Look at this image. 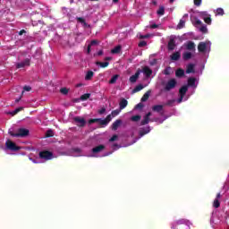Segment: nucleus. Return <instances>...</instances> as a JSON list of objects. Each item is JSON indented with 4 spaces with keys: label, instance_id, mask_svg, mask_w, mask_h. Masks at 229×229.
Masks as SVG:
<instances>
[{
    "label": "nucleus",
    "instance_id": "nucleus-1",
    "mask_svg": "<svg viewBox=\"0 0 229 229\" xmlns=\"http://www.w3.org/2000/svg\"><path fill=\"white\" fill-rule=\"evenodd\" d=\"M11 137H16L17 139H24L30 135V130L26 128H19L16 132H13L12 129L8 131Z\"/></svg>",
    "mask_w": 229,
    "mask_h": 229
},
{
    "label": "nucleus",
    "instance_id": "nucleus-2",
    "mask_svg": "<svg viewBox=\"0 0 229 229\" xmlns=\"http://www.w3.org/2000/svg\"><path fill=\"white\" fill-rule=\"evenodd\" d=\"M176 79H170L164 87L165 92H170L173 89H176Z\"/></svg>",
    "mask_w": 229,
    "mask_h": 229
},
{
    "label": "nucleus",
    "instance_id": "nucleus-3",
    "mask_svg": "<svg viewBox=\"0 0 229 229\" xmlns=\"http://www.w3.org/2000/svg\"><path fill=\"white\" fill-rule=\"evenodd\" d=\"M5 148H6V149H9L10 151H19L21 149V147L17 146V144H15V142L12 141V140H6Z\"/></svg>",
    "mask_w": 229,
    "mask_h": 229
},
{
    "label": "nucleus",
    "instance_id": "nucleus-4",
    "mask_svg": "<svg viewBox=\"0 0 229 229\" xmlns=\"http://www.w3.org/2000/svg\"><path fill=\"white\" fill-rule=\"evenodd\" d=\"M38 156H39V158H41V160H52L53 152L49 150H43L39 152Z\"/></svg>",
    "mask_w": 229,
    "mask_h": 229
},
{
    "label": "nucleus",
    "instance_id": "nucleus-5",
    "mask_svg": "<svg viewBox=\"0 0 229 229\" xmlns=\"http://www.w3.org/2000/svg\"><path fill=\"white\" fill-rule=\"evenodd\" d=\"M73 121H74L76 126H79V128H83V127H85V124H87V121H85V118L81 117V116H75L73 118Z\"/></svg>",
    "mask_w": 229,
    "mask_h": 229
},
{
    "label": "nucleus",
    "instance_id": "nucleus-6",
    "mask_svg": "<svg viewBox=\"0 0 229 229\" xmlns=\"http://www.w3.org/2000/svg\"><path fill=\"white\" fill-rule=\"evenodd\" d=\"M30 59H25L23 62H21V63H17L16 64V68L17 69H22L24 67H30Z\"/></svg>",
    "mask_w": 229,
    "mask_h": 229
},
{
    "label": "nucleus",
    "instance_id": "nucleus-7",
    "mask_svg": "<svg viewBox=\"0 0 229 229\" xmlns=\"http://www.w3.org/2000/svg\"><path fill=\"white\" fill-rule=\"evenodd\" d=\"M139 76H140V70H138L134 75L131 76L129 81H131V83H136L137 80H139Z\"/></svg>",
    "mask_w": 229,
    "mask_h": 229
},
{
    "label": "nucleus",
    "instance_id": "nucleus-8",
    "mask_svg": "<svg viewBox=\"0 0 229 229\" xmlns=\"http://www.w3.org/2000/svg\"><path fill=\"white\" fill-rule=\"evenodd\" d=\"M186 49L188 51H196V44L194 41H188L186 44Z\"/></svg>",
    "mask_w": 229,
    "mask_h": 229
},
{
    "label": "nucleus",
    "instance_id": "nucleus-9",
    "mask_svg": "<svg viewBox=\"0 0 229 229\" xmlns=\"http://www.w3.org/2000/svg\"><path fill=\"white\" fill-rule=\"evenodd\" d=\"M198 51L199 53H205V51H207V43L199 42L198 45Z\"/></svg>",
    "mask_w": 229,
    "mask_h": 229
},
{
    "label": "nucleus",
    "instance_id": "nucleus-10",
    "mask_svg": "<svg viewBox=\"0 0 229 229\" xmlns=\"http://www.w3.org/2000/svg\"><path fill=\"white\" fill-rule=\"evenodd\" d=\"M143 73L145 74L146 78H150L153 74V70H151V68H149L148 66H145L143 68Z\"/></svg>",
    "mask_w": 229,
    "mask_h": 229
},
{
    "label": "nucleus",
    "instance_id": "nucleus-11",
    "mask_svg": "<svg viewBox=\"0 0 229 229\" xmlns=\"http://www.w3.org/2000/svg\"><path fill=\"white\" fill-rule=\"evenodd\" d=\"M167 47L169 51H174V47H176V41H174V38H170Z\"/></svg>",
    "mask_w": 229,
    "mask_h": 229
},
{
    "label": "nucleus",
    "instance_id": "nucleus-12",
    "mask_svg": "<svg viewBox=\"0 0 229 229\" xmlns=\"http://www.w3.org/2000/svg\"><path fill=\"white\" fill-rule=\"evenodd\" d=\"M110 121H112V114H108L104 120L100 119V125L106 126Z\"/></svg>",
    "mask_w": 229,
    "mask_h": 229
},
{
    "label": "nucleus",
    "instance_id": "nucleus-13",
    "mask_svg": "<svg viewBox=\"0 0 229 229\" xmlns=\"http://www.w3.org/2000/svg\"><path fill=\"white\" fill-rule=\"evenodd\" d=\"M149 117H151V112H148L144 117L143 120L141 121L140 124L141 126H145V124L149 123Z\"/></svg>",
    "mask_w": 229,
    "mask_h": 229
},
{
    "label": "nucleus",
    "instance_id": "nucleus-14",
    "mask_svg": "<svg viewBox=\"0 0 229 229\" xmlns=\"http://www.w3.org/2000/svg\"><path fill=\"white\" fill-rule=\"evenodd\" d=\"M182 58V54L180 52H175L171 55L170 59L173 60L174 62H178Z\"/></svg>",
    "mask_w": 229,
    "mask_h": 229
},
{
    "label": "nucleus",
    "instance_id": "nucleus-15",
    "mask_svg": "<svg viewBox=\"0 0 229 229\" xmlns=\"http://www.w3.org/2000/svg\"><path fill=\"white\" fill-rule=\"evenodd\" d=\"M121 124H123V120L118 119L116 121H114L112 124V130H114V131H115L119 126H121Z\"/></svg>",
    "mask_w": 229,
    "mask_h": 229
},
{
    "label": "nucleus",
    "instance_id": "nucleus-16",
    "mask_svg": "<svg viewBox=\"0 0 229 229\" xmlns=\"http://www.w3.org/2000/svg\"><path fill=\"white\" fill-rule=\"evenodd\" d=\"M151 131V129L149 127H145L140 130L139 135L140 137H144V135H148Z\"/></svg>",
    "mask_w": 229,
    "mask_h": 229
},
{
    "label": "nucleus",
    "instance_id": "nucleus-17",
    "mask_svg": "<svg viewBox=\"0 0 229 229\" xmlns=\"http://www.w3.org/2000/svg\"><path fill=\"white\" fill-rule=\"evenodd\" d=\"M105 148V145H98L93 148L91 151L92 153H101V151H104Z\"/></svg>",
    "mask_w": 229,
    "mask_h": 229
},
{
    "label": "nucleus",
    "instance_id": "nucleus-18",
    "mask_svg": "<svg viewBox=\"0 0 229 229\" xmlns=\"http://www.w3.org/2000/svg\"><path fill=\"white\" fill-rule=\"evenodd\" d=\"M187 90H189V87L188 86H182L180 89H179V95L182 96V98L185 97V94H187Z\"/></svg>",
    "mask_w": 229,
    "mask_h": 229
},
{
    "label": "nucleus",
    "instance_id": "nucleus-19",
    "mask_svg": "<svg viewBox=\"0 0 229 229\" xmlns=\"http://www.w3.org/2000/svg\"><path fill=\"white\" fill-rule=\"evenodd\" d=\"M120 110H124L126 106H128V100L125 98H122L120 103H119Z\"/></svg>",
    "mask_w": 229,
    "mask_h": 229
},
{
    "label": "nucleus",
    "instance_id": "nucleus-20",
    "mask_svg": "<svg viewBox=\"0 0 229 229\" xmlns=\"http://www.w3.org/2000/svg\"><path fill=\"white\" fill-rule=\"evenodd\" d=\"M175 76L176 78H183V76H185V71L182 68L177 69L175 71Z\"/></svg>",
    "mask_w": 229,
    "mask_h": 229
},
{
    "label": "nucleus",
    "instance_id": "nucleus-21",
    "mask_svg": "<svg viewBox=\"0 0 229 229\" xmlns=\"http://www.w3.org/2000/svg\"><path fill=\"white\" fill-rule=\"evenodd\" d=\"M22 110H24V107L20 106L18 108H16L14 111L13 112H7V115H17V114H19V112H22Z\"/></svg>",
    "mask_w": 229,
    "mask_h": 229
},
{
    "label": "nucleus",
    "instance_id": "nucleus-22",
    "mask_svg": "<svg viewBox=\"0 0 229 229\" xmlns=\"http://www.w3.org/2000/svg\"><path fill=\"white\" fill-rule=\"evenodd\" d=\"M193 72H195L194 64H188L187 69H186V74H191V73H193Z\"/></svg>",
    "mask_w": 229,
    "mask_h": 229
},
{
    "label": "nucleus",
    "instance_id": "nucleus-23",
    "mask_svg": "<svg viewBox=\"0 0 229 229\" xmlns=\"http://www.w3.org/2000/svg\"><path fill=\"white\" fill-rule=\"evenodd\" d=\"M188 87H196V78L190 77L188 79Z\"/></svg>",
    "mask_w": 229,
    "mask_h": 229
},
{
    "label": "nucleus",
    "instance_id": "nucleus-24",
    "mask_svg": "<svg viewBox=\"0 0 229 229\" xmlns=\"http://www.w3.org/2000/svg\"><path fill=\"white\" fill-rule=\"evenodd\" d=\"M153 112L160 113L162 110H164V106L162 105H156L152 107Z\"/></svg>",
    "mask_w": 229,
    "mask_h": 229
},
{
    "label": "nucleus",
    "instance_id": "nucleus-25",
    "mask_svg": "<svg viewBox=\"0 0 229 229\" xmlns=\"http://www.w3.org/2000/svg\"><path fill=\"white\" fill-rule=\"evenodd\" d=\"M151 94V90H148L143 97L141 98V102L145 103V101H147L148 99H149V96Z\"/></svg>",
    "mask_w": 229,
    "mask_h": 229
},
{
    "label": "nucleus",
    "instance_id": "nucleus-26",
    "mask_svg": "<svg viewBox=\"0 0 229 229\" xmlns=\"http://www.w3.org/2000/svg\"><path fill=\"white\" fill-rule=\"evenodd\" d=\"M96 65H99L102 69H105V68H106L108 65H110V63H108V62H104V63H102V62L97 61V62H96Z\"/></svg>",
    "mask_w": 229,
    "mask_h": 229
},
{
    "label": "nucleus",
    "instance_id": "nucleus-27",
    "mask_svg": "<svg viewBox=\"0 0 229 229\" xmlns=\"http://www.w3.org/2000/svg\"><path fill=\"white\" fill-rule=\"evenodd\" d=\"M191 58H192V53H191V52H184L182 54V59L183 60H191Z\"/></svg>",
    "mask_w": 229,
    "mask_h": 229
},
{
    "label": "nucleus",
    "instance_id": "nucleus-28",
    "mask_svg": "<svg viewBox=\"0 0 229 229\" xmlns=\"http://www.w3.org/2000/svg\"><path fill=\"white\" fill-rule=\"evenodd\" d=\"M92 78H94V72L92 71H89L87 73H86V76H85V80L87 81L92 80Z\"/></svg>",
    "mask_w": 229,
    "mask_h": 229
},
{
    "label": "nucleus",
    "instance_id": "nucleus-29",
    "mask_svg": "<svg viewBox=\"0 0 229 229\" xmlns=\"http://www.w3.org/2000/svg\"><path fill=\"white\" fill-rule=\"evenodd\" d=\"M185 224V220L184 219H180L175 221L174 224H172V228H176V226H178L179 225H183Z\"/></svg>",
    "mask_w": 229,
    "mask_h": 229
},
{
    "label": "nucleus",
    "instance_id": "nucleus-30",
    "mask_svg": "<svg viewBox=\"0 0 229 229\" xmlns=\"http://www.w3.org/2000/svg\"><path fill=\"white\" fill-rule=\"evenodd\" d=\"M112 55H119L121 53V46H116L111 50Z\"/></svg>",
    "mask_w": 229,
    "mask_h": 229
},
{
    "label": "nucleus",
    "instance_id": "nucleus-31",
    "mask_svg": "<svg viewBox=\"0 0 229 229\" xmlns=\"http://www.w3.org/2000/svg\"><path fill=\"white\" fill-rule=\"evenodd\" d=\"M171 72H173V68H171V66H167L164 70L163 74H165V76H170Z\"/></svg>",
    "mask_w": 229,
    "mask_h": 229
},
{
    "label": "nucleus",
    "instance_id": "nucleus-32",
    "mask_svg": "<svg viewBox=\"0 0 229 229\" xmlns=\"http://www.w3.org/2000/svg\"><path fill=\"white\" fill-rule=\"evenodd\" d=\"M142 89H144V86L142 84L137 85L133 89L132 92L133 94L137 93V92H140V90H142Z\"/></svg>",
    "mask_w": 229,
    "mask_h": 229
},
{
    "label": "nucleus",
    "instance_id": "nucleus-33",
    "mask_svg": "<svg viewBox=\"0 0 229 229\" xmlns=\"http://www.w3.org/2000/svg\"><path fill=\"white\" fill-rule=\"evenodd\" d=\"M117 80H119V75L118 74L114 75L109 81L110 85H114V83H116Z\"/></svg>",
    "mask_w": 229,
    "mask_h": 229
},
{
    "label": "nucleus",
    "instance_id": "nucleus-34",
    "mask_svg": "<svg viewBox=\"0 0 229 229\" xmlns=\"http://www.w3.org/2000/svg\"><path fill=\"white\" fill-rule=\"evenodd\" d=\"M157 15H164L165 13V7L163 5L159 6V9L157 11Z\"/></svg>",
    "mask_w": 229,
    "mask_h": 229
},
{
    "label": "nucleus",
    "instance_id": "nucleus-35",
    "mask_svg": "<svg viewBox=\"0 0 229 229\" xmlns=\"http://www.w3.org/2000/svg\"><path fill=\"white\" fill-rule=\"evenodd\" d=\"M94 123H99V124H101V118H93L89 120V124H94Z\"/></svg>",
    "mask_w": 229,
    "mask_h": 229
},
{
    "label": "nucleus",
    "instance_id": "nucleus-36",
    "mask_svg": "<svg viewBox=\"0 0 229 229\" xmlns=\"http://www.w3.org/2000/svg\"><path fill=\"white\" fill-rule=\"evenodd\" d=\"M178 30H182L185 28V21L180 20L178 25H177Z\"/></svg>",
    "mask_w": 229,
    "mask_h": 229
},
{
    "label": "nucleus",
    "instance_id": "nucleus-37",
    "mask_svg": "<svg viewBox=\"0 0 229 229\" xmlns=\"http://www.w3.org/2000/svg\"><path fill=\"white\" fill-rule=\"evenodd\" d=\"M63 96H67L69 94V89L67 88H61L59 90Z\"/></svg>",
    "mask_w": 229,
    "mask_h": 229
},
{
    "label": "nucleus",
    "instance_id": "nucleus-38",
    "mask_svg": "<svg viewBox=\"0 0 229 229\" xmlns=\"http://www.w3.org/2000/svg\"><path fill=\"white\" fill-rule=\"evenodd\" d=\"M213 207L215 208H219V207H221V202H219V199H215L214 202H213Z\"/></svg>",
    "mask_w": 229,
    "mask_h": 229
},
{
    "label": "nucleus",
    "instance_id": "nucleus-39",
    "mask_svg": "<svg viewBox=\"0 0 229 229\" xmlns=\"http://www.w3.org/2000/svg\"><path fill=\"white\" fill-rule=\"evenodd\" d=\"M119 114H121V109H115L114 111L111 112V115L112 117H117V115H119Z\"/></svg>",
    "mask_w": 229,
    "mask_h": 229
},
{
    "label": "nucleus",
    "instance_id": "nucleus-40",
    "mask_svg": "<svg viewBox=\"0 0 229 229\" xmlns=\"http://www.w3.org/2000/svg\"><path fill=\"white\" fill-rule=\"evenodd\" d=\"M89 98H90V93H86V94H83L82 96H81V101H87V99H89Z\"/></svg>",
    "mask_w": 229,
    "mask_h": 229
},
{
    "label": "nucleus",
    "instance_id": "nucleus-41",
    "mask_svg": "<svg viewBox=\"0 0 229 229\" xmlns=\"http://www.w3.org/2000/svg\"><path fill=\"white\" fill-rule=\"evenodd\" d=\"M131 121H133V123H137V122L140 121V115H139V114L133 115L132 117H131Z\"/></svg>",
    "mask_w": 229,
    "mask_h": 229
},
{
    "label": "nucleus",
    "instance_id": "nucleus-42",
    "mask_svg": "<svg viewBox=\"0 0 229 229\" xmlns=\"http://www.w3.org/2000/svg\"><path fill=\"white\" fill-rule=\"evenodd\" d=\"M203 20L206 24H212V18H210V15H208V17H204Z\"/></svg>",
    "mask_w": 229,
    "mask_h": 229
},
{
    "label": "nucleus",
    "instance_id": "nucleus-43",
    "mask_svg": "<svg viewBox=\"0 0 229 229\" xmlns=\"http://www.w3.org/2000/svg\"><path fill=\"white\" fill-rule=\"evenodd\" d=\"M216 15H225V10H223V8H217Z\"/></svg>",
    "mask_w": 229,
    "mask_h": 229
},
{
    "label": "nucleus",
    "instance_id": "nucleus-44",
    "mask_svg": "<svg viewBox=\"0 0 229 229\" xmlns=\"http://www.w3.org/2000/svg\"><path fill=\"white\" fill-rule=\"evenodd\" d=\"M53 135H55V133L53 132V131H52V130H48V131H47V132H46V134H45V137L49 138V137H53Z\"/></svg>",
    "mask_w": 229,
    "mask_h": 229
},
{
    "label": "nucleus",
    "instance_id": "nucleus-45",
    "mask_svg": "<svg viewBox=\"0 0 229 229\" xmlns=\"http://www.w3.org/2000/svg\"><path fill=\"white\" fill-rule=\"evenodd\" d=\"M117 139H119V136H117L116 134L113 135L110 139H109V142H115V140H117Z\"/></svg>",
    "mask_w": 229,
    "mask_h": 229
},
{
    "label": "nucleus",
    "instance_id": "nucleus-46",
    "mask_svg": "<svg viewBox=\"0 0 229 229\" xmlns=\"http://www.w3.org/2000/svg\"><path fill=\"white\" fill-rule=\"evenodd\" d=\"M138 46H139V47H144L148 46V42L142 40V41H140V42L139 43Z\"/></svg>",
    "mask_w": 229,
    "mask_h": 229
},
{
    "label": "nucleus",
    "instance_id": "nucleus-47",
    "mask_svg": "<svg viewBox=\"0 0 229 229\" xmlns=\"http://www.w3.org/2000/svg\"><path fill=\"white\" fill-rule=\"evenodd\" d=\"M202 0H193L195 6H201Z\"/></svg>",
    "mask_w": 229,
    "mask_h": 229
},
{
    "label": "nucleus",
    "instance_id": "nucleus-48",
    "mask_svg": "<svg viewBox=\"0 0 229 229\" xmlns=\"http://www.w3.org/2000/svg\"><path fill=\"white\" fill-rule=\"evenodd\" d=\"M199 30H200L201 33H207V31H208L207 26H202V27H200Z\"/></svg>",
    "mask_w": 229,
    "mask_h": 229
},
{
    "label": "nucleus",
    "instance_id": "nucleus-49",
    "mask_svg": "<svg viewBox=\"0 0 229 229\" xmlns=\"http://www.w3.org/2000/svg\"><path fill=\"white\" fill-rule=\"evenodd\" d=\"M76 19L81 24H84L85 20L82 17H77Z\"/></svg>",
    "mask_w": 229,
    "mask_h": 229
},
{
    "label": "nucleus",
    "instance_id": "nucleus-50",
    "mask_svg": "<svg viewBox=\"0 0 229 229\" xmlns=\"http://www.w3.org/2000/svg\"><path fill=\"white\" fill-rule=\"evenodd\" d=\"M105 112H106V108L102 107L100 110H98V114H100V115H103V114H105Z\"/></svg>",
    "mask_w": 229,
    "mask_h": 229
},
{
    "label": "nucleus",
    "instance_id": "nucleus-51",
    "mask_svg": "<svg viewBox=\"0 0 229 229\" xmlns=\"http://www.w3.org/2000/svg\"><path fill=\"white\" fill-rule=\"evenodd\" d=\"M150 35L147 34V35H140V39H144V38H149Z\"/></svg>",
    "mask_w": 229,
    "mask_h": 229
},
{
    "label": "nucleus",
    "instance_id": "nucleus-52",
    "mask_svg": "<svg viewBox=\"0 0 229 229\" xmlns=\"http://www.w3.org/2000/svg\"><path fill=\"white\" fill-rule=\"evenodd\" d=\"M23 90H25L26 92H30L31 90V87L30 86H24L23 87Z\"/></svg>",
    "mask_w": 229,
    "mask_h": 229
},
{
    "label": "nucleus",
    "instance_id": "nucleus-53",
    "mask_svg": "<svg viewBox=\"0 0 229 229\" xmlns=\"http://www.w3.org/2000/svg\"><path fill=\"white\" fill-rule=\"evenodd\" d=\"M135 108H140V109L144 108V104L139 103L138 105H136Z\"/></svg>",
    "mask_w": 229,
    "mask_h": 229
},
{
    "label": "nucleus",
    "instance_id": "nucleus-54",
    "mask_svg": "<svg viewBox=\"0 0 229 229\" xmlns=\"http://www.w3.org/2000/svg\"><path fill=\"white\" fill-rule=\"evenodd\" d=\"M96 44H98V40L93 39V40H91L89 46H96Z\"/></svg>",
    "mask_w": 229,
    "mask_h": 229
},
{
    "label": "nucleus",
    "instance_id": "nucleus-55",
    "mask_svg": "<svg viewBox=\"0 0 229 229\" xmlns=\"http://www.w3.org/2000/svg\"><path fill=\"white\" fill-rule=\"evenodd\" d=\"M151 30H157V28H158V25H157L156 23L150 25Z\"/></svg>",
    "mask_w": 229,
    "mask_h": 229
},
{
    "label": "nucleus",
    "instance_id": "nucleus-56",
    "mask_svg": "<svg viewBox=\"0 0 229 229\" xmlns=\"http://www.w3.org/2000/svg\"><path fill=\"white\" fill-rule=\"evenodd\" d=\"M103 50H99L98 53H97V55H98V56H103Z\"/></svg>",
    "mask_w": 229,
    "mask_h": 229
},
{
    "label": "nucleus",
    "instance_id": "nucleus-57",
    "mask_svg": "<svg viewBox=\"0 0 229 229\" xmlns=\"http://www.w3.org/2000/svg\"><path fill=\"white\" fill-rule=\"evenodd\" d=\"M91 47H92V46H90V45L88 46V49H87L88 55H90V48Z\"/></svg>",
    "mask_w": 229,
    "mask_h": 229
},
{
    "label": "nucleus",
    "instance_id": "nucleus-58",
    "mask_svg": "<svg viewBox=\"0 0 229 229\" xmlns=\"http://www.w3.org/2000/svg\"><path fill=\"white\" fill-rule=\"evenodd\" d=\"M84 26V28H90V25H89V23H87V21L84 22V24H82Z\"/></svg>",
    "mask_w": 229,
    "mask_h": 229
},
{
    "label": "nucleus",
    "instance_id": "nucleus-59",
    "mask_svg": "<svg viewBox=\"0 0 229 229\" xmlns=\"http://www.w3.org/2000/svg\"><path fill=\"white\" fill-rule=\"evenodd\" d=\"M24 33H26V30H20L19 35H24Z\"/></svg>",
    "mask_w": 229,
    "mask_h": 229
},
{
    "label": "nucleus",
    "instance_id": "nucleus-60",
    "mask_svg": "<svg viewBox=\"0 0 229 229\" xmlns=\"http://www.w3.org/2000/svg\"><path fill=\"white\" fill-rule=\"evenodd\" d=\"M201 15H202V17H207V15H208V13L207 12H202Z\"/></svg>",
    "mask_w": 229,
    "mask_h": 229
},
{
    "label": "nucleus",
    "instance_id": "nucleus-61",
    "mask_svg": "<svg viewBox=\"0 0 229 229\" xmlns=\"http://www.w3.org/2000/svg\"><path fill=\"white\" fill-rule=\"evenodd\" d=\"M182 101H183V97L180 96V98H178V103H182Z\"/></svg>",
    "mask_w": 229,
    "mask_h": 229
},
{
    "label": "nucleus",
    "instance_id": "nucleus-62",
    "mask_svg": "<svg viewBox=\"0 0 229 229\" xmlns=\"http://www.w3.org/2000/svg\"><path fill=\"white\" fill-rule=\"evenodd\" d=\"M105 60H106V62H110V60H112V57L107 56V57L105 58Z\"/></svg>",
    "mask_w": 229,
    "mask_h": 229
},
{
    "label": "nucleus",
    "instance_id": "nucleus-63",
    "mask_svg": "<svg viewBox=\"0 0 229 229\" xmlns=\"http://www.w3.org/2000/svg\"><path fill=\"white\" fill-rule=\"evenodd\" d=\"M196 24L201 25V24H202V22H201V21H200V20H197V21H196Z\"/></svg>",
    "mask_w": 229,
    "mask_h": 229
},
{
    "label": "nucleus",
    "instance_id": "nucleus-64",
    "mask_svg": "<svg viewBox=\"0 0 229 229\" xmlns=\"http://www.w3.org/2000/svg\"><path fill=\"white\" fill-rule=\"evenodd\" d=\"M220 198H221V193H217L216 199H219Z\"/></svg>",
    "mask_w": 229,
    "mask_h": 229
}]
</instances>
